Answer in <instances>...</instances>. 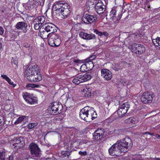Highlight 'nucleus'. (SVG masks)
<instances>
[{"label":"nucleus","instance_id":"29","mask_svg":"<svg viewBox=\"0 0 160 160\" xmlns=\"http://www.w3.org/2000/svg\"><path fill=\"white\" fill-rule=\"evenodd\" d=\"M43 29H42L41 28L40 29V32L41 33V37L43 38H47L48 35L50 34V33H48V32H47L46 30H42Z\"/></svg>","mask_w":160,"mask_h":160},{"label":"nucleus","instance_id":"49","mask_svg":"<svg viewBox=\"0 0 160 160\" xmlns=\"http://www.w3.org/2000/svg\"><path fill=\"white\" fill-rule=\"evenodd\" d=\"M147 6H146L145 8V9L146 10H149L150 9V6L149 4L146 5Z\"/></svg>","mask_w":160,"mask_h":160},{"label":"nucleus","instance_id":"17","mask_svg":"<svg viewBox=\"0 0 160 160\" xmlns=\"http://www.w3.org/2000/svg\"><path fill=\"white\" fill-rule=\"evenodd\" d=\"M77 75L81 83L90 80L93 76L92 74L90 72H87L84 75Z\"/></svg>","mask_w":160,"mask_h":160},{"label":"nucleus","instance_id":"51","mask_svg":"<svg viewBox=\"0 0 160 160\" xmlns=\"http://www.w3.org/2000/svg\"><path fill=\"white\" fill-rule=\"evenodd\" d=\"M156 137L157 138H160V135H159L158 134H157L156 135Z\"/></svg>","mask_w":160,"mask_h":160},{"label":"nucleus","instance_id":"20","mask_svg":"<svg viewBox=\"0 0 160 160\" xmlns=\"http://www.w3.org/2000/svg\"><path fill=\"white\" fill-rule=\"evenodd\" d=\"M44 30L47 32H51V33L56 32L57 31L56 26L51 23H48L45 24Z\"/></svg>","mask_w":160,"mask_h":160},{"label":"nucleus","instance_id":"22","mask_svg":"<svg viewBox=\"0 0 160 160\" xmlns=\"http://www.w3.org/2000/svg\"><path fill=\"white\" fill-rule=\"evenodd\" d=\"M82 94L85 97H89L91 95V89L89 86H86L82 91Z\"/></svg>","mask_w":160,"mask_h":160},{"label":"nucleus","instance_id":"31","mask_svg":"<svg viewBox=\"0 0 160 160\" xmlns=\"http://www.w3.org/2000/svg\"><path fill=\"white\" fill-rule=\"evenodd\" d=\"M153 44L155 46L159 47L160 48V38L157 37L152 40Z\"/></svg>","mask_w":160,"mask_h":160},{"label":"nucleus","instance_id":"16","mask_svg":"<svg viewBox=\"0 0 160 160\" xmlns=\"http://www.w3.org/2000/svg\"><path fill=\"white\" fill-rule=\"evenodd\" d=\"M105 7L102 0H98L95 6V9L97 12L98 14L102 13L105 10Z\"/></svg>","mask_w":160,"mask_h":160},{"label":"nucleus","instance_id":"42","mask_svg":"<svg viewBox=\"0 0 160 160\" xmlns=\"http://www.w3.org/2000/svg\"><path fill=\"white\" fill-rule=\"evenodd\" d=\"M94 32L99 36L102 35V32H99L97 29H95L94 30Z\"/></svg>","mask_w":160,"mask_h":160},{"label":"nucleus","instance_id":"13","mask_svg":"<svg viewBox=\"0 0 160 160\" xmlns=\"http://www.w3.org/2000/svg\"><path fill=\"white\" fill-rule=\"evenodd\" d=\"M14 148L18 149L22 148L24 144V142L21 137H18L14 139L12 143Z\"/></svg>","mask_w":160,"mask_h":160},{"label":"nucleus","instance_id":"24","mask_svg":"<svg viewBox=\"0 0 160 160\" xmlns=\"http://www.w3.org/2000/svg\"><path fill=\"white\" fill-rule=\"evenodd\" d=\"M116 13V11L115 9H112L110 12V16H111V18H112V20L114 21V22H116V21H118L121 18V15L118 16V17L116 18L115 16Z\"/></svg>","mask_w":160,"mask_h":160},{"label":"nucleus","instance_id":"34","mask_svg":"<svg viewBox=\"0 0 160 160\" xmlns=\"http://www.w3.org/2000/svg\"><path fill=\"white\" fill-rule=\"evenodd\" d=\"M72 82L76 85H78L81 83L78 75H76L72 80Z\"/></svg>","mask_w":160,"mask_h":160},{"label":"nucleus","instance_id":"23","mask_svg":"<svg viewBox=\"0 0 160 160\" xmlns=\"http://www.w3.org/2000/svg\"><path fill=\"white\" fill-rule=\"evenodd\" d=\"M64 3L61 2H60L58 1L55 2L53 5L52 9L54 11H60V8H62V5H64Z\"/></svg>","mask_w":160,"mask_h":160},{"label":"nucleus","instance_id":"5","mask_svg":"<svg viewBox=\"0 0 160 160\" xmlns=\"http://www.w3.org/2000/svg\"><path fill=\"white\" fill-rule=\"evenodd\" d=\"M61 40L59 36L56 33H52L48 40V44L52 47H58L60 45Z\"/></svg>","mask_w":160,"mask_h":160},{"label":"nucleus","instance_id":"14","mask_svg":"<svg viewBox=\"0 0 160 160\" xmlns=\"http://www.w3.org/2000/svg\"><path fill=\"white\" fill-rule=\"evenodd\" d=\"M62 6V8H60L59 12H60L63 16L62 17L67 18L70 13V6L67 3H64V5Z\"/></svg>","mask_w":160,"mask_h":160},{"label":"nucleus","instance_id":"6","mask_svg":"<svg viewBox=\"0 0 160 160\" xmlns=\"http://www.w3.org/2000/svg\"><path fill=\"white\" fill-rule=\"evenodd\" d=\"M62 105L58 102H55L51 104L48 108L49 113L51 114L56 115L59 113L62 109Z\"/></svg>","mask_w":160,"mask_h":160},{"label":"nucleus","instance_id":"46","mask_svg":"<svg viewBox=\"0 0 160 160\" xmlns=\"http://www.w3.org/2000/svg\"><path fill=\"white\" fill-rule=\"evenodd\" d=\"M73 62L77 65H78V64H80L81 62V61L79 60H74L73 61Z\"/></svg>","mask_w":160,"mask_h":160},{"label":"nucleus","instance_id":"4","mask_svg":"<svg viewBox=\"0 0 160 160\" xmlns=\"http://www.w3.org/2000/svg\"><path fill=\"white\" fill-rule=\"evenodd\" d=\"M118 141L122 148V150H123L124 152L130 149L132 145L131 139L128 137H125L124 139Z\"/></svg>","mask_w":160,"mask_h":160},{"label":"nucleus","instance_id":"30","mask_svg":"<svg viewBox=\"0 0 160 160\" xmlns=\"http://www.w3.org/2000/svg\"><path fill=\"white\" fill-rule=\"evenodd\" d=\"M86 60L85 63L87 67L88 70L92 69L94 66L93 62L91 60H89L88 61Z\"/></svg>","mask_w":160,"mask_h":160},{"label":"nucleus","instance_id":"45","mask_svg":"<svg viewBox=\"0 0 160 160\" xmlns=\"http://www.w3.org/2000/svg\"><path fill=\"white\" fill-rule=\"evenodd\" d=\"M79 154L80 155L85 156L87 155V152L86 151L83 152L80 151L79 152Z\"/></svg>","mask_w":160,"mask_h":160},{"label":"nucleus","instance_id":"10","mask_svg":"<svg viewBox=\"0 0 160 160\" xmlns=\"http://www.w3.org/2000/svg\"><path fill=\"white\" fill-rule=\"evenodd\" d=\"M129 108V105L127 102L123 103L121 106L117 111L118 115L120 117H122L128 112Z\"/></svg>","mask_w":160,"mask_h":160},{"label":"nucleus","instance_id":"48","mask_svg":"<svg viewBox=\"0 0 160 160\" xmlns=\"http://www.w3.org/2000/svg\"><path fill=\"white\" fill-rule=\"evenodd\" d=\"M12 63L14 64L15 65H16V66L18 64V62L17 60L16 59H13L12 61Z\"/></svg>","mask_w":160,"mask_h":160},{"label":"nucleus","instance_id":"9","mask_svg":"<svg viewBox=\"0 0 160 160\" xmlns=\"http://www.w3.org/2000/svg\"><path fill=\"white\" fill-rule=\"evenodd\" d=\"M31 154L33 157H40L41 153L40 151L38 145L33 143H31L29 145Z\"/></svg>","mask_w":160,"mask_h":160},{"label":"nucleus","instance_id":"1","mask_svg":"<svg viewBox=\"0 0 160 160\" xmlns=\"http://www.w3.org/2000/svg\"><path fill=\"white\" fill-rule=\"evenodd\" d=\"M39 68L37 65L29 66L25 72V75L28 80L31 82H37L42 79L39 72Z\"/></svg>","mask_w":160,"mask_h":160},{"label":"nucleus","instance_id":"47","mask_svg":"<svg viewBox=\"0 0 160 160\" xmlns=\"http://www.w3.org/2000/svg\"><path fill=\"white\" fill-rule=\"evenodd\" d=\"M4 32V29L1 26H0V35H2Z\"/></svg>","mask_w":160,"mask_h":160},{"label":"nucleus","instance_id":"33","mask_svg":"<svg viewBox=\"0 0 160 160\" xmlns=\"http://www.w3.org/2000/svg\"><path fill=\"white\" fill-rule=\"evenodd\" d=\"M37 6H42L44 4V0H33Z\"/></svg>","mask_w":160,"mask_h":160},{"label":"nucleus","instance_id":"8","mask_svg":"<svg viewBox=\"0 0 160 160\" xmlns=\"http://www.w3.org/2000/svg\"><path fill=\"white\" fill-rule=\"evenodd\" d=\"M129 48L132 52L138 54H142L145 51L144 47L141 44L133 43Z\"/></svg>","mask_w":160,"mask_h":160},{"label":"nucleus","instance_id":"28","mask_svg":"<svg viewBox=\"0 0 160 160\" xmlns=\"http://www.w3.org/2000/svg\"><path fill=\"white\" fill-rule=\"evenodd\" d=\"M45 21V18L43 16H40L35 19L34 20L33 22H38L42 25L44 22Z\"/></svg>","mask_w":160,"mask_h":160},{"label":"nucleus","instance_id":"37","mask_svg":"<svg viewBox=\"0 0 160 160\" xmlns=\"http://www.w3.org/2000/svg\"><path fill=\"white\" fill-rule=\"evenodd\" d=\"M38 124V123L37 122L29 123L28 125V128L29 129H32L37 126Z\"/></svg>","mask_w":160,"mask_h":160},{"label":"nucleus","instance_id":"50","mask_svg":"<svg viewBox=\"0 0 160 160\" xmlns=\"http://www.w3.org/2000/svg\"><path fill=\"white\" fill-rule=\"evenodd\" d=\"M104 35L105 36H107L108 35V33L106 32H102V35Z\"/></svg>","mask_w":160,"mask_h":160},{"label":"nucleus","instance_id":"12","mask_svg":"<svg viewBox=\"0 0 160 160\" xmlns=\"http://www.w3.org/2000/svg\"><path fill=\"white\" fill-rule=\"evenodd\" d=\"M152 99V94L149 92H144L142 95L141 98V101L144 103L151 102Z\"/></svg>","mask_w":160,"mask_h":160},{"label":"nucleus","instance_id":"18","mask_svg":"<svg viewBox=\"0 0 160 160\" xmlns=\"http://www.w3.org/2000/svg\"><path fill=\"white\" fill-rule=\"evenodd\" d=\"M96 17L93 15L86 14L82 18V21L86 23H92L95 21Z\"/></svg>","mask_w":160,"mask_h":160},{"label":"nucleus","instance_id":"44","mask_svg":"<svg viewBox=\"0 0 160 160\" xmlns=\"http://www.w3.org/2000/svg\"><path fill=\"white\" fill-rule=\"evenodd\" d=\"M7 81L8 83L9 84L12 86H13V87L15 86L14 85L13 82H12V80L10 78H9Z\"/></svg>","mask_w":160,"mask_h":160},{"label":"nucleus","instance_id":"2","mask_svg":"<svg viewBox=\"0 0 160 160\" xmlns=\"http://www.w3.org/2000/svg\"><path fill=\"white\" fill-rule=\"evenodd\" d=\"M80 118L86 122H90L97 117V115L93 108L86 106L82 109L79 114Z\"/></svg>","mask_w":160,"mask_h":160},{"label":"nucleus","instance_id":"26","mask_svg":"<svg viewBox=\"0 0 160 160\" xmlns=\"http://www.w3.org/2000/svg\"><path fill=\"white\" fill-rule=\"evenodd\" d=\"M40 87V86L38 84L28 83L26 84L25 88L27 90H32L33 89L35 88H39Z\"/></svg>","mask_w":160,"mask_h":160},{"label":"nucleus","instance_id":"43","mask_svg":"<svg viewBox=\"0 0 160 160\" xmlns=\"http://www.w3.org/2000/svg\"><path fill=\"white\" fill-rule=\"evenodd\" d=\"M9 156V157L8 158H6L5 160H13V155H9V154H8Z\"/></svg>","mask_w":160,"mask_h":160},{"label":"nucleus","instance_id":"21","mask_svg":"<svg viewBox=\"0 0 160 160\" xmlns=\"http://www.w3.org/2000/svg\"><path fill=\"white\" fill-rule=\"evenodd\" d=\"M79 36L81 38L86 40L91 39L95 37L94 34H88L83 32H81L79 33Z\"/></svg>","mask_w":160,"mask_h":160},{"label":"nucleus","instance_id":"54","mask_svg":"<svg viewBox=\"0 0 160 160\" xmlns=\"http://www.w3.org/2000/svg\"><path fill=\"white\" fill-rule=\"evenodd\" d=\"M2 47V45L1 43L0 42V50L1 49Z\"/></svg>","mask_w":160,"mask_h":160},{"label":"nucleus","instance_id":"11","mask_svg":"<svg viewBox=\"0 0 160 160\" xmlns=\"http://www.w3.org/2000/svg\"><path fill=\"white\" fill-rule=\"evenodd\" d=\"M105 132L103 129H98L93 133V139L94 140L99 141L101 140L103 138Z\"/></svg>","mask_w":160,"mask_h":160},{"label":"nucleus","instance_id":"3","mask_svg":"<svg viewBox=\"0 0 160 160\" xmlns=\"http://www.w3.org/2000/svg\"><path fill=\"white\" fill-rule=\"evenodd\" d=\"M119 142L118 141L109 149V154L112 156L119 155L121 152H124Z\"/></svg>","mask_w":160,"mask_h":160},{"label":"nucleus","instance_id":"52","mask_svg":"<svg viewBox=\"0 0 160 160\" xmlns=\"http://www.w3.org/2000/svg\"><path fill=\"white\" fill-rule=\"evenodd\" d=\"M154 160H160V158H155Z\"/></svg>","mask_w":160,"mask_h":160},{"label":"nucleus","instance_id":"41","mask_svg":"<svg viewBox=\"0 0 160 160\" xmlns=\"http://www.w3.org/2000/svg\"><path fill=\"white\" fill-rule=\"evenodd\" d=\"M120 68V66L118 64H117L115 66H114L113 67V69L115 71H118Z\"/></svg>","mask_w":160,"mask_h":160},{"label":"nucleus","instance_id":"32","mask_svg":"<svg viewBox=\"0 0 160 160\" xmlns=\"http://www.w3.org/2000/svg\"><path fill=\"white\" fill-rule=\"evenodd\" d=\"M26 118V117L25 116L20 117L15 121L14 123L16 124H19L22 122Z\"/></svg>","mask_w":160,"mask_h":160},{"label":"nucleus","instance_id":"7","mask_svg":"<svg viewBox=\"0 0 160 160\" xmlns=\"http://www.w3.org/2000/svg\"><path fill=\"white\" fill-rule=\"evenodd\" d=\"M23 97L26 102L30 104H34L37 101V98L34 96L33 94L28 93L27 92L22 93Z\"/></svg>","mask_w":160,"mask_h":160},{"label":"nucleus","instance_id":"53","mask_svg":"<svg viewBox=\"0 0 160 160\" xmlns=\"http://www.w3.org/2000/svg\"><path fill=\"white\" fill-rule=\"evenodd\" d=\"M146 133H148V134L150 135H152V133H149V132H145V134H146Z\"/></svg>","mask_w":160,"mask_h":160},{"label":"nucleus","instance_id":"40","mask_svg":"<svg viewBox=\"0 0 160 160\" xmlns=\"http://www.w3.org/2000/svg\"><path fill=\"white\" fill-rule=\"evenodd\" d=\"M1 77L4 79L6 81H7L8 79L9 78L8 77L7 75L5 74H1Z\"/></svg>","mask_w":160,"mask_h":160},{"label":"nucleus","instance_id":"15","mask_svg":"<svg viewBox=\"0 0 160 160\" xmlns=\"http://www.w3.org/2000/svg\"><path fill=\"white\" fill-rule=\"evenodd\" d=\"M101 72L102 77L105 80H110L112 78V73L108 69H102L101 70Z\"/></svg>","mask_w":160,"mask_h":160},{"label":"nucleus","instance_id":"39","mask_svg":"<svg viewBox=\"0 0 160 160\" xmlns=\"http://www.w3.org/2000/svg\"><path fill=\"white\" fill-rule=\"evenodd\" d=\"M68 94H63L61 97L62 99L64 100L65 102L66 101L68 98Z\"/></svg>","mask_w":160,"mask_h":160},{"label":"nucleus","instance_id":"36","mask_svg":"<svg viewBox=\"0 0 160 160\" xmlns=\"http://www.w3.org/2000/svg\"><path fill=\"white\" fill-rule=\"evenodd\" d=\"M61 155L62 157H68L70 155V152L67 151H62L61 152Z\"/></svg>","mask_w":160,"mask_h":160},{"label":"nucleus","instance_id":"35","mask_svg":"<svg viewBox=\"0 0 160 160\" xmlns=\"http://www.w3.org/2000/svg\"><path fill=\"white\" fill-rule=\"evenodd\" d=\"M80 71L82 72H84L88 71L87 67L85 63L81 65L80 68Z\"/></svg>","mask_w":160,"mask_h":160},{"label":"nucleus","instance_id":"27","mask_svg":"<svg viewBox=\"0 0 160 160\" xmlns=\"http://www.w3.org/2000/svg\"><path fill=\"white\" fill-rule=\"evenodd\" d=\"M125 122L128 123L136 124L138 123V121L135 118L131 117L126 119L125 120Z\"/></svg>","mask_w":160,"mask_h":160},{"label":"nucleus","instance_id":"38","mask_svg":"<svg viewBox=\"0 0 160 160\" xmlns=\"http://www.w3.org/2000/svg\"><path fill=\"white\" fill-rule=\"evenodd\" d=\"M34 23V28L35 30H38L39 29L42 25L39 22H33Z\"/></svg>","mask_w":160,"mask_h":160},{"label":"nucleus","instance_id":"19","mask_svg":"<svg viewBox=\"0 0 160 160\" xmlns=\"http://www.w3.org/2000/svg\"><path fill=\"white\" fill-rule=\"evenodd\" d=\"M27 25L26 23L23 22H20L17 23L15 25L16 28L18 30H23L24 32H26Z\"/></svg>","mask_w":160,"mask_h":160},{"label":"nucleus","instance_id":"55","mask_svg":"<svg viewBox=\"0 0 160 160\" xmlns=\"http://www.w3.org/2000/svg\"><path fill=\"white\" fill-rule=\"evenodd\" d=\"M82 46H84V45H82Z\"/></svg>","mask_w":160,"mask_h":160},{"label":"nucleus","instance_id":"25","mask_svg":"<svg viewBox=\"0 0 160 160\" xmlns=\"http://www.w3.org/2000/svg\"><path fill=\"white\" fill-rule=\"evenodd\" d=\"M9 152L4 149L0 151V158L1 160H5L7 155Z\"/></svg>","mask_w":160,"mask_h":160}]
</instances>
